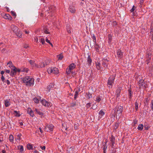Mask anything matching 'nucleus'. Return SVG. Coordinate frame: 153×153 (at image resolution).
<instances>
[{
	"label": "nucleus",
	"instance_id": "obj_1",
	"mask_svg": "<svg viewBox=\"0 0 153 153\" xmlns=\"http://www.w3.org/2000/svg\"><path fill=\"white\" fill-rule=\"evenodd\" d=\"M11 28L17 36L19 38L22 37V33L17 26L12 25L11 26Z\"/></svg>",
	"mask_w": 153,
	"mask_h": 153
},
{
	"label": "nucleus",
	"instance_id": "obj_2",
	"mask_svg": "<svg viewBox=\"0 0 153 153\" xmlns=\"http://www.w3.org/2000/svg\"><path fill=\"white\" fill-rule=\"evenodd\" d=\"M23 82L28 86H33L34 83V79L28 76L24 78L23 79Z\"/></svg>",
	"mask_w": 153,
	"mask_h": 153
},
{
	"label": "nucleus",
	"instance_id": "obj_3",
	"mask_svg": "<svg viewBox=\"0 0 153 153\" xmlns=\"http://www.w3.org/2000/svg\"><path fill=\"white\" fill-rule=\"evenodd\" d=\"M47 72L48 74L53 73L55 74H57L59 73L58 69L56 67L49 68L47 70Z\"/></svg>",
	"mask_w": 153,
	"mask_h": 153
},
{
	"label": "nucleus",
	"instance_id": "obj_4",
	"mask_svg": "<svg viewBox=\"0 0 153 153\" xmlns=\"http://www.w3.org/2000/svg\"><path fill=\"white\" fill-rule=\"evenodd\" d=\"M114 110L115 111L114 113L115 115L118 114V116H120L123 111V108L122 106H118L117 108H114Z\"/></svg>",
	"mask_w": 153,
	"mask_h": 153
},
{
	"label": "nucleus",
	"instance_id": "obj_5",
	"mask_svg": "<svg viewBox=\"0 0 153 153\" xmlns=\"http://www.w3.org/2000/svg\"><path fill=\"white\" fill-rule=\"evenodd\" d=\"M138 85L139 88H144L146 87V84L142 80H140L139 82Z\"/></svg>",
	"mask_w": 153,
	"mask_h": 153
},
{
	"label": "nucleus",
	"instance_id": "obj_6",
	"mask_svg": "<svg viewBox=\"0 0 153 153\" xmlns=\"http://www.w3.org/2000/svg\"><path fill=\"white\" fill-rule=\"evenodd\" d=\"M41 102L42 104L45 107H47L51 105L47 101H46L45 100H41Z\"/></svg>",
	"mask_w": 153,
	"mask_h": 153
},
{
	"label": "nucleus",
	"instance_id": "obj_7",
	"mask_svg": "<svg viewBox=\"0 0 153 153\" xmlns=\"http://www.w3.org/2000/svg\"><path fill=\"white\" fill-rule=\"evenodd\" d=\"M29 62L32 66L37 68H39V66L35 63V61L34 60H30L29 61Z\"/></svg>",
	"mask_w": 153,
	"mask_h": 153
},
{
	"label": "nucleus",
	"instance_id": "obj_8",
	"mask_svg": "<svg viewBox=\"0 0 153 153\" xmlns=\"http://www.w3.org/2000/svg\"><path fill=\"white\" fill-rule=\"evenodd\" d=\"M12 70L10 72V75L11 76H13L16 74L17 72V68L15 67L13 69H11Z\"/></svg>",
	"mask_w": 153,
	"mask_h": 153
},
{
	"label": "nucleus",
	"instance_id": "obj_9",
	"mask_svg": "<svg viewBox=\"0 0 153 153\" xmlns=\"http://www.w3.org/2000/svg\"><path fill=\"white\" fill-rule=\"evenodd\" d=\"M114 78L113 77L112 78L110 77L108 80V84L110 85H112V84L114 82Z\"/></svg>",
	"mask_w": 153,
	"mask_h": 153
},
{
	"label": "nucleus",
	"instance_id": "obj_10",
	"mask_svg": "<svg viewBox=\"0 0 153 153\" xmlns=\"http://www.w3.org/2000/svg\"><path fill=\"white\" fill-rule=\"evenodd\" d=\"M27 113L29 114L32 117L34 116L33 111L30 108H28L27 110Z\"/></svg>",
	"mask_w": 153,
	"mask_h": 153
},
{
	"label": "nucleus",
	"instance_id": "obj_11",
	"mask_svg": "<svg viewBox=\"0 0 153 153\" xmlns=\"http://www.w3.org/2000/svg\"><path fill=\"white\" fill-rule=\"evenodd\" d=\"M34 111H36L37 114L41 116V117H42L44 115V113L42 112L40 110H38L36 108H35L34 110Z\"/></svg>",
	"mask_w": 153,
	"mask_h": 153
},
{
	"label": "nucleus",
	"instance_id": "obj_12",
	"mask_svg": "<svg viewBox=\"0 0 153 153\" xmlns=\"http://www.w3.org/2000/svg\"><path fill=\"white\" fill-rule=\"evenodd\" d=\"M69 11L72 13H74L76 11L75 7L73 6H70L69 8Z\"/></svg>",
	"mask_w": 153,
	"mask_h": 153
},
{
	"label": "nucleus",
	"instance_id": "obj_13",
	"mask_svg": "<svg viewBox=\"0 0 153 153\" xmlns=\"http://www.w3.org/2000/svg\"><path fill=\"white\" fill-rule=\"evenodd\" d=\"M53 126L52 125H49L45 127V129H47L48 128V130L50 131H52L53 130Z\"/></svg>",
	"mask_w": 153,
	"mask_h": 153
},
{
	"label": "nucleus",
	"instance_id": "obj_14",
	"mask_svg": "<svg viewBox=\"0 0 153 153\" xmlns=\"http://www.w3.org/2000/svg\"><path fill=\"white\" fill-rule=\"evenodd\" d=\"M121 90V88L120 87H118L117 88L116 91V96L117 97H118L120 96V92Z\"/></svg>",
	"mask_w": 153,
	"mask_h": 153
},
{
	"label": "nucleus",
	"instance_id": "obj_15",
	"mask_svg": "<svg viewBox=\"0 0 153 153\" xmlns=\"http://www.w3.org/2000/svg\"><path fill=\"white\" fill-rule=\"evenodd\" d=\"M4 18L5 19H8L11 20L12 18L11 16L8 14H5L4 16Z\"/></svg>",
	"mask_w": 153,
	"mask_h": 153
},
{
	"label": "nucleus",
	"instance_id": "obj_16",
	"mask_svg": "<svg viewBox=\"0 0 153 153\" xmlns=\"http://www.w3.org/2000/svg\"><path fill=\"white\" fill-rule=\"evenodd\" d=\"M117 56L119 58H121L123 56L122 52L120 50H118L117 52Z\"/></svg>",
	"mask_w": 153,
	"mask_h": 153
},
{
	"label": "nucleus",
	"instance_id": "obj_17",
	"mask_svg": "<svg viewBox=\"0 0 153 153\" xmlns=\"http://www.w3.org/2000/svg\"><path fill=\"white\" fill-rule=\"evenodd\" d=\"M7 65L11 69L15 68V67L13 65L12 62H9L7 64Z\"/></svg>",
	"mask_w": 153,
	"mask_h": 153
},
{
	"label": "nucleus",
	"instance_id": "obj_18",
	"mask_svg": "<svg viewBox=\"0 0 153 153\" xmlns=\"http://www.w3.org/2000/svg\"><path fill=\"white\" fill-rule=\"evenodd\" d=\"M49 9L50 12H52L55 10V8L52 5L49 7Z\"/></svg>",
	"mask_w": 153,
	"mask_h": 153
},
{
	"label": "nucleus",
	"instance_id": "obj_19",
	"mask_svg": "<svg viewBox=\"0 0 153 153\" xmlns=\"http://www.w3.org/2000/svg\"><path fill=\"white\" fill-rule=\"evenodd\" d=\"M92 60L90 56L88 55L87 58V62L89 65H90L92 62Z\"/></svg>",
	"mask_w": 153,
	"mask_h": 153
},
{
	"label": "nucleus",
	"instance_id": "obj_20",
	"mask_svg": "<svg viewBox=\"0 0 153 153\" xmlns=\"http://www.w3.org/2000/svg\"><path fill=\"white\" fill-rule=\"evenodd\" d=\"M75 67V65L74 63H72L69 66V68L71 70L74 69Z\"/></svg>",
	"mask_w": 153,
	"mask_h": 153
},
{
	"label": "nucleus",
	"instance_id": "obj_21",
	"mask_svg": "<svg viewBox=\"0 0 153 153\" xmlns=\"http://www.w3.org/2000/svg\"><path fill=\"white\" fill-rule=\"evenodd\" d=\"M139 105V103L138 101L137 100H136L135 103V109L136 111H137L138 109Z\"/></svg>",
	"mask_w": 153,
	"mask_h": 153
},
{
	"label": "nucleus",
	"instance_id": "obj_22",
	"mask_svg": "<svg viewBox=\"0 0 153 153\" xmlns=\"http://www.w3.org/2000/svg\"><path fill=\"white\" fill-rule=\"evenodd\" d=\"M42 32L46 34H49L50 33V32L48 31V30L46 28H43L42 30Z\"/></svg>",
	"mask_w": 153,
	"mask_h": 153
},
{
	"label": "nucleus",
	"instance_id": "obj_23",
	"mask_svg": "<svg viewBox=\"0 0 153 153\" xmlns=\"http://www.w3.org/2000/svg\"><path fill=\"white\" fill-rule=\"evenodd\" d=\"M96 66L97 68L99 70L101 68V67L100 66V63L98 62H96Z\"/></svg>",
	"mask_w": 153,
	"mask_h": 153
},
{
	"label": "nucleus",
	"instance_id": "obj_24",
	"mask_svg": "<svg viewBox=\"0 0 153 153\" xmlns=\"http://www.w3.org/2000/svg\"><path fill=\"white\" fill-rule=\"evenodd\" d=\"M57 57H58V59L59 60H62L63 58V56L62 55V53H61L59 55H57Z\"/></svg>",
	"mask_w": 153,
	"mask_h": 153
},
{
	"label": "nucleus",
	"instance_id": "obj_25",
	"mask_svg": "<svg viewBox=\"0 0 153 153\" xmlns=\"http://www.w3.org/2000/svg\"><path fill=\"white\" fill-rule=\"evenodd\" d=\"M94 47L95 49H96V51L97 52L99 51L100 48L99 45L97 44H96V43H95V45H94Z\"/></svg>",
	"mask_w": 153,
	"mask_h": 153
},
{
	"label": "nucleus",
	"instance_id": "obj_26",
	"mask_svg": "<svg viewBox=\"0 0 153 153\" xmlns=\"http://www.w3.org/2000/svg\"><path fill=\"white\" fill-rule=\"evenodd\" d=\"M143 125L142 124H140L137 127L138 130L141 131L142 130L143 128Z\"/></svg>",
	"mask_w": 153,
	"mask_h": 153
},
{
	"label": "nucleus",
	"instance_id": "obj_27",
	"mask_svg": "<svg viewBox=\"0 0 153 153\" xmlns=\"http://www.w3.org/2000/svg\"><path fill=\"white\" fill-rule=\"evenodd\" d=\"M18 149L20 150V152H22L23 151V147L22 146L20 145L18 146Z\"/></svg>",
	"mask_w": 153,
	"mask_h": 153
},
{
	"label": "nucleus",
	"instance_id": "obj_28",
	"mask_svg": "<svg viewBox=\"0 0 153 153\" xmlns=\"http://www.w3.org/2000/svg\"><path fill=\"white\" fill-rule=\"evenodd\" d=\"M10 104L9 101L8 100H6L5 101V105L6 107L8 106Z\"/></svg>",
	"mask_w": 153,
	"mask_h": 153
},
{
	"label": "nucleus",
	"instance_id": "obj_29",
	"mask_svg": "<svg viewBox=\"0 0 153 153\" xmlns=\"http://www.w3.org/2000/svg\"><path fill=\"white\" fill-rule=\"evenodd\" d=\"M14 137L12 135H10L9 137V140L11 142L13 141Z\"/></svg>",
	"mask_w": 153,
	"mask_h": 153
},
{
	"label": "nucleus",
	"instance_id": "obj_30",
	"mask_svg": "<svg viewBox=\"0 0 153 153\" xmlns=\"http://www.w3.org/2000/svg\"><path fill=\"white\" fill-rule=\"evenodd\" d=\"M150 33V36H152V39L153 41V27L151 29Z\"/></svg>",
	"mask_w": 153,
	"mask_h": 153
},
{
	"label": "nucleus",
	"instance_id": "obj_31",
	"mask_svg": "<svg viewBox=\"0 0 153 153\" xmlns=\"http://www.w3.org/2000/svg\"><path fill=\"white\" fill-rule=\"evenodd\" d=\"M114 140H115L114 137L112 136L111 138V142L112 143V146H113V144L114 143Z\"/></svg>",
	"mask_w": 153,
	"mask_h": 153
},
{
	"label": "nucleus",
	"instance_id": "obj_32",
	"mask_svg": "<svg viewBox=\"0 0 153 153\" xmlns=\"http://www.w3.org/2000/svg\"><path fill=\"white\" fill-rule=\"evenodd\" d=\"M45 63L46 65H47L50 62V60L49 59H46L45 61Z\"/></svg>",
	"mask_w": 153,
	"mask_h": 153
},
{
	"label": "nucleus",
	"instance_id": "obj_33",
	"mask_svg": "<svg viewBox=\"0 0 153 153\" xmlns=\"http://www.w3.org/2000/svg\"><path fill=\"white\" fill-rule=\"evenodd\" d=\"M46 65L45 63V62H44L42 63V64L41 65H39V68L44 67Z\"/></svg>",
	"mask_w": 153,
	"mask_h": 153
},
{
	"label": "nucleus",
	"instance_id": "obj_34",
	"mask_svg": "<svg viewBox=\"0 0 153 153\" xmlns=\"http://www.w3.org/2000/svg\"><path fill=\"white\" fill-rule=\"evenodd\" d=\"M32 146L30 144H28L27 145V148L28 149L30 150L32 149Z\"/></svg>",
	"mask_w": 153,
	"mask_h": 153
},
{
	"label": "nucleus",
	"instance_id": "obj_35",
	"mask_svg": "<svg viewBox=\"0 0 153 153\" xmlns=\"http://www.w3.org/2000/svg\"><path fill=\"white\" fill-rule=\"evenodd\" d=\"M86 94L87 95L88 99H89L92 97V94L89 92H88V93H86Z\"/></svg>",
	"mask_w": 153,
	"mask_h": 153
},
{
	"label": "nucleus",
	"instance_id": "obj_36",
	"mask_svg": "<svg viewBox=\"0 0 153 153\" xmlns=\"http://www.w3.org/2000/svg\"><path fill=\"white\" fill-rule=\"evenodd\" d=\"M102 65L104 67H107L108 65L106 64V62H105V61H103V62L102 63Z\"/></svg>",
	"mask_w": 153,
	"mask_h": 153
},
{
	"label": "nucleus",
	"instance_id": "obj_37",
	"mask_svg": "<svg viewBox=\"0 0 153 153\" xmlns=\"http://www.w3.org/2000/svg\"><path fill=\"white\" fill-rule=\"evenodd\" d=\"M28 71V69L27 68H24L21 69V71L22 72H26Z\"/></svg>",
	"mask_w": 153,
	"mask_h": 153
},
{
	"label": "nucleus",
	"instance_id": "obj_38",
	"mask_svg": "<svg viewBox=\"0 0 153 153\" xmlns=\"http://www.w3.org/2000/svg\"><path fill=\"white\" fill-rule=\"evenodd\" d=\"M99 114L100 115L102 116L105 114V113L103 111H102V110H101L99 111Z\"/></svg>",
	"mask_w": 153,
	"mask_h": 153
},
{
	"label": "nucleus",
	"instance_id": "obj_39",
	"mask_svg": "<svg viewBox=\"0 0 153 153\" xmlns=\"http://www.w3.org/2000/svg\"><path fill=\"white\" fill-rule=\"evenodd\" d=\"M119 126V123H116L115 124V126H114V128L115 129H117V128Z\"/></svg>",
	"mask_w": 153,
	"mask_h": 153
},
{
	"label": "nucleus",
	"instance_id": "obj_40",
	"mask_svg": "<svg viewBox=\"0 0 153 153\" xmlns=\"http://www.w3.org/2000/svg\"><path fill=\"white\" fill-rule=\"evenodd\" d=\"M72 70H71L69 68H67L66 70V73L68 74H70V73L71 72V71Z\"/></svg>",
	"mask_w": 153,
	"mask_h": 153
},
{
	"label": "nucleus",
	"instance_id": "obj_41",
	"mask_svg": "<svg viewBox=\"0 0 153 153\" xmlns=\"http://www.w3.org/2000/svg\"><path fill=\"white\" fill-rule=\"evenodd\" d=\"M34 101L36 103H38L39 102V100L36 98H34L33 99Z\"/></svg>",
	"mask_w": 153,
	"mask_h": 153
},
{
	"label": "nucleus",
	"instance_id": "obj_42",
	"mask_svg": "<svg viewBox=\"0 0 153 153\" xmlns=\"http://www.w3.org/2000/svg\"><path fill=\"white\" fill-rule=\"evenodd\" d=\"M92 38H93V41H94V42H95V43H96V38L94 34H93V35Z\"/></svg>",
	"mask_w": 153,
	"mask_h": 153
},
{
	"label": "nucleus",
	"instance_id": "obj_43",
	"mask_svg": "<svg viewBox=\"0 0 153 153\" xmlns=\"http://www.w3.org/2000/svg\"><path fill=\"white\" fill-rule=\"evenodd\" d=\"M52 88V85H48L47 88V89H48L49 91H50L51 89Z\"/></svg>",
	"mask_w": 153,
	"mask_h": 153
},
{
	"label": "nucleus",
	"instance_id": "obj_44",
	"mask_svg": "<svg viewBox=\"0 0 153 153\" xmlns=\"http://www.w3.org/2000/svg\"><path fill=\"white\" fill-rule=\"evenodd\" d=\"M14 112L16 114L15 115V116L17 117H19L20 116V114H19L17 111H14Z\"/></svg>",
	"mask_w": 153,
	"mask_h": 153
},
{
	"label": "nucleus",
	"instance_id": "obj_45",
	"mask_svg": "<svg viewBox=\"0 0 153 153\" xmlns=\"http://www.w3.org/2000/svg\"><path fill=\"white\" fill-rule=\"evenodd\" d=\"M22 134H20L17 135V136L18 137V139L19 140H20L21 139V136Z\"/></svg>",
	"mask_w": 153,
	"mask_h": 153
},
{
	"label": "nucleus",
	"instance_id": "obj_46",
	"mask_svg": "<svg viewBox=\"0 0 153 153\" xmlns=\"http://www.w3.org/2000/svg\"><path fill=\"white\" fill-rule=\"evenodd\" d=\"M41 42L42 44H43L45 43V39L43 38H42L41 39Z\"/></svg>",
	"mask_w": 153,
	"mask_h": 153
},
{
	"label": "nucleus",
	"instance_id": "obj_47",
	"mask_svg": "<svg viewBox=\"0 0 153 153\" xmlns=\"http://www.w3.org/2000/svg\"><path fill=\"white\" fill-rule=\"evenodd\" d=\"M128 91L129 93V98L130 99L131 97V96L132 95V93L131 92V90L130 89L128 90Z\"/></svg>",
	"mask_w": 153,
	"mask_h": 153
},
{
	"label": "nucleus",
	"instance_id": "obj_48",
	"mask_svg": "<svg viewBox=\"0 0 153 153\" xmlns=\"http://www.w3.org/2000/svg\"><path fill=\"white\" fill-rule=\"evenodd\" d=\"M101 100V99L99 97H97L96 99V101L99 102Z\"/></svg>",
	"mask_w": 153,
	"mask_h": 153
},
{
	"label": "nucleus",
	"instance_id": "obj_49",
	"mask_svg": "<svg viewBox=\"0 0 153 153\" xmlns=\"http://www.w3.org/2000/svg\"><path fill=\"white\" fill-rule=\"evenodd\" d=\"M78 93L77 91L75 92V94L74 95V99H75L76 98L77 95Z\"/></svg>",
	"mask_w": 153,
	"mask_h": 153
},
{
	"label": "nucleus",
	"instance_id": "obj_50",
	"mask_svg": "<svg viewBox=\"0 0 153 153\" xmlns=\"http://www.w3.org/2000/svg\"><path fill=\"white\" fill-rule=\"evenodd\" d=\"M135 7L133 6L132 7V8L131 10L130 11L131 12H133L134 10Z\"/></svg>",
	"mask_w": 153,
	"mask_h": 153
},
{
	"label": "nucleus",
	"instance_id": "obj_51",
	"mask_svg": "<svg viewBox=\"0 0 153 153\" xmlns=\"http://www.w3.org/2000/svg\"><path fill=\"white\" fill-rule=\"evenodd\" d=\"M24 48H28V45L27 44H25L24 45Z\"/></svg>",
	"mask_w": 153,
	"mask_h": 153
},
{
	"label": "nucleus",
	"instance_id": "obj_52",
	"mask_svg": "<svg viewBox=\"0 0 153 153\" xmlns=\"http://www.w3.org/2000/svg\"><path fill=\"white\" fill-rule=\"evenodd\" d=\"M11 12L13 16H16V14L13 11H11Z\"/></svg>",
	"mask_w": 153,
	"mask_h": 153
},
{
	"label": "nucleus",
	"instance_id": "obj_53",
	"mask_svg": "<svg viewBox=\"0 0 153 153\" xmlns=\"http://www.w3.org/2000/svg\"><path fill=\"white\" fill-rule=\"evenodd\" d=\"M151 108L152 110H153V100L151 102Z\"/></svg>",
	"mask_w": 153,
	"mask_h": 153
},
{
	"label": "nucleus",
	"instance_id": "obj_54",
	"mask_svg": "<svg viewBox=\"0 0 153 153\" xmlns=\"http://www.w3.org/2000/svg\"><path fill=\"white\" fill-rule=\"evenodd\" d=\"M76 105V104L75 103H72L71 104V107H74Z\"/></svg>",
	"mask_w": 153,
	"mask_h": 153
},
{
	"label": "nucleus",
	"instance_id": "obj_55",
	"mask_svg": "<svg viewBox=\"0 0 153 153\" xmlns=\"http://www.w3.org/2000/svg\"><path fill=\"white\" fill-rule=\"evenodd\" d=\"M91 105V103H88L87 105V108L89 107Z\"/></svg>",
	"mask_w": 153,
	"mask_h": 153
},
{
	"label": "nucleus",
	"instance_id": "obj_56",
	"mask_svg": "<svg viewBox=\"0 0 153 153\" xmlns=\"http://www.w3.org/2000/svg\"><path fill=\"white\" fill-rule=\"evenodd\" d=\"M92 108L94 109H95L96 108V105H93L92 107Z\"/></svg>",
	"mask_w": 153,
	"mask_h": 153
},
{
	"label": "nucleus",
	"instance_id": "obj_57",
	"mask_svg": "<svg viewBox=\"0 0 153 153\" xmlns=\"http://www.w3.org/2000/svg\"><path fill=\"white\" fill-rule=\"evenodd\" d=\"M40 147L41 148L42 150H45V146H43V147L41 146Z\"/></svg>",
	"mask_w": 153,
	"mask_h": 153
},
{
	"label": "nucleus",
	"instance_id": "obj_58",
	"mask_svg": "<svg viewBox=\"0 0 153 153\" xmlns=\"http://www.w3.org/2000/svg\"><path fill=\"white\" fill-rule=\"evenodd\" d=\"M45 41H46L48 43H50V41H49V40H48V39H47V38H46V39H45Z\"/></svg>",
	"mask_w": 153,
	"mask_h": 153
},
{
	"label": "nucleus",
	"instance_id": "obj_59",
	"mask_svg": "<svg viewBox=\"0 0 153 153\" xmlns=\"http://www.w3.org/2000/svg\"><path fill=\"white\" fill-rule=\"evenodd\" d=\"M34 39L36 41V42H37L38 40L37 37H35Z\"/></svg>",
	"mask_w": 153,
	"mask_h": 153
},
{
	"label": "nucleus",
	"instance_id": "obj_60",
	"mask_svg": "<svg viewBox=\"0 0 153 153\" xmlns=\"http://www.w3.org/2000/svg\"><path fill=\"white\" fill-rule=\"evenodd\" d=\"M1 79L3 81L4 80V78L3 76L2 75L1 77Z\"/></svg>",
	"mask_w": 153,
	"mask_h": 153
},
{
	"label": "nucleus",
	"instance_id": "obj_61",
	"mask_svg": "<svg viewBox=\"0 0 153 153\" xmlns=\"http://www.w3.org/2000/svg\"><path fill=\"white\" fill-rule=\"evenodd\" d=\"M6 82H7V84L8 85L10 83V81L8 80H7Z\"/></svg>",
	"mask_w": 153,
	"mask_h": 153
},
{
	"label": "nucleus",
	"instance_id": "obj_62",
	"mask_svg": "<svg viewBox=\"0 0 153 153\" xmlns=\"http://www.w3.org/2000/svg\"><path fill=\"white\" fill-rule=\"evenodd\" d=\"M143 2V0H140V3L141 4H142Z\"/></svg>",
	"mask_w": 153,
	"mask_h": 153
},
{
	"label": "nucleus",
	"instance_id": "obj_63",
	"mask_svg": "<svg viewBox=\"0 0 153 153\" xmlns=\"http://www.w3.org/2000/svg\"><path fill=\"white\" fill-rule=\"evenodd\" d=\"M111 36H110V35H109L108 36V38L110 40V41L111 40Z\"/></svg>",
	"mask_w": 153,
	"mask_h": 153
},
{
	"label": "nucleus",
	"instance_id": "obj_64",
	"mask_svg": "<svg viewBox=\"0 0 153 153\" xmlns=\"http://www.w3.org/2000/svg\"><path fill=\"white\" fill-rule=\"evenodd\" d=\"M144 127L145 128V129L146 130H148L149 129V128L148 127H146V126H145Z\"/></svg>",
	"mask_w": 153,
	"mask_h": 153
}]
</instances>
